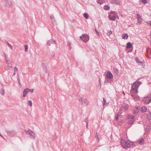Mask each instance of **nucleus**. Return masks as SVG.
Masks as SVG:
<instances>
[{"label": "nucleus", "instance_id": "6e6552de", "mask_svg": "<svg viewBox=\"0 0 151 151\" xmlns=\"http://www.w3.org/2000/svg\"><path fill=\"white\" fill-rule=\"evenodd\" d=\"M8 134L10 137H13L15 135V132L14 131H9L7 130H6Z\"/></svg>", "mask_w": 151, "mask_h": 151}, {"label": "nucleus", "instance_id": "5701e85b", "mask_svg": "<svg viewBox=\"0 0 151 151\" xmlns=\"http://www.w3.org/2000/svg\"><path fill=\"white\" fill-rule=\"evenodd\" d=\"M17 80L18 81V83H19V87H22V85H21V84L20 83V78L18 76V75H17Z\"/></svg>", "mask_w": 151, "mask_h": 151}, {"label": "nucleus", "instance_id": "4c0bfd02", "mask_svg": "<svg viewBox=\"0 0 151 151\" xmlns=\"http://www.w3.org/2000/svg\"><path fill=\"white\" fill-rule=\"evenodd\" d=\"M135 59H136V61L137 63H138L139 62H140L139 59L138 57H136V58Z\"/></svg>", "mask_w": 151, "mask_h": 151}, {"label": "nucleus", "instance_id": "58836bf2", "mask_svg": "<svg viewBox=\"0 0 151 151\" xmlns=\"http://www.w3.org/2000/svg\"><path fill=\"white\" fill-rule=\"evenodd\" d=\"M141 2L144 4H147V0H141Z\"/></svg>", "mask_w": 151, "mask_h": 151}, {"label": "nucleus", "instance_id": "423d86ee", "mask_svg": "<svg viewBox=\"0 0 151 151\" xmlns=\"http://www.w3.org/2000/svg\"><path fill=\"white\" fill-rule=\"evenodd\" d=\"M137 18L138 21L137 24H140L142 23V19L141 18V16L139 14H137Z\"/></svg>", "mask_w": 151, "mask_h": 151}, {"label": "nucleus", "instance_id": "6ab92c4d", "mask_svg": "<svg viewBox=\"0 0 151 151\" xmlns=\"http://www.w3.org/2000/svg\"><path fill=\"white\" fill-rule=\"evenodd\" d=\"M128 37V35L127 33L124 34L122 36V38L123 39H127Z\"/></svg>", "mask_w": 151, "mask_h": 151}, {"label": "nucleus", "instance_id": "49530a36", "mask_svg": "<svg viewBox=\"0 0 151 151\" xmlns=\"http://www.w3.org/2000/svg\"><path fill=\"white\" fill-rule=\"evenodd\" d=\"M95 137L96 138H98V139H99L98 135H97V133H96V134L95 135Z\"/></svg>", "mask_w": 151, "mask_h": 151}, {"label": "nucleus", "instance_id": "ddd939ff", "mask_svg": "<svg viewBox=\"0 0 151 151\" xmlns=\"http://www.w3.org/2000/svg\"><path fill=\"white\" fill-rule=\"evenodd\" d=\"M137 88V84L136 83H134L132 86V89L134 91Z\"/></svg>", "mask_w": 151, "mask_h": 151}, {"label": "nucleus", "instance_id": "f257e3e1", "mask_svg": "<svg viewBox=\"0 0 151 151\" xmlns=\"http://www.w3.org/2000/svg\"><path fill=\"white\" fill-rule=\"evenodd\" d=\"M121 145L124 148L130 147L131 146H133L134 144L131 142L129 140L126 141L124 139L121 140Z\"/></svg>", "mask_w": 151, "mask_h": 151}, {"label": "nucleus", "instance_id": "473e14b6", "mask_svg": "<svg viewBox=\"0 0 151 151\" xmlns=\"http://www.w3.org/2000/svg\"><path fill=\"white\" fill-rule=\"evenodd\" d=\"M28 104L30 106H32V102L31 101H29L28 102Z\"/></svg>", "mask_w": 151, "mask_h": 151}, {"label": "nucleus", "instance_id": "cd10ccee", "mask_svg": "<svg viewBox=\"0 0 151 151\" xmlns=\"http://www.w3.org/2000/svg\"><path fill=\"white\" fill-rule=\"evenodd\" d=\"M112 31L111 30H109L107 31V34L109 36L112 34Z\"/></svg>", "mask_w": 151, "mask_h": 151}, {"label": "nucleus", "instance_id": "3c124183", "mask_svg": "<svg viewBox=\"0 0 151 151\" xmlns=\"http://www.w3.org/2000/svg\"><path fill=\"white\" fill-rule=\"evenodd\" d=\"M95 30L97 34H99V32L97 31V30L96 29H95Z\"/></svg>", "mask_w": 151, "mask_h": 151}, {"label": "nucleus", "instance_id": "c9c22d12", "mask_svg": "<svg viewBox=\"0 0 151 151\" xmlns=\"http://www.w3.org/2000/svg\"><path fill=\"white\" fill-rule=\"evenodd\" d=\"M25 47V51L26 52H27L28 51V47H27V45H25L24 46Z\"/></svg>", "mask_w": 151, "mask_h": 151}, {"label": "nucleus", "instance_id": "9d476101", "mask_svg": "<svg viewBox=\"0 0 151 151\" xmlns=\"http://www.w3.org/2000/svg\"><path fill=\"white\" fill-rule=\"evenodd\" d=\"M106 76L108 78H109L110 79H112L113 78V76L111 73L110 71L107 73Z\"/></svg>", "mask_w": 151, "mask_h": 151}, {"label": "nucleus", "instance_id": "a19ab883", "mask_svg": "<svg viewBox=\"0 0 151 151\" xmlns=\"http://www.w3.org/2000/svg\"><path fill=\"white\" fill-rule=\"evenodd\" d=\"M128 108V105H126L125 106H124V108L126 110Z\"/></svg>", "mask_w": 151, "mask_h": 151}, {"label": "nucleus", "instance_id": "bb28decb", "mask_svg": "<svg viewBox=\"0 0 151 151\" xmlns=\"http://www.w3.org/2000/svg\"><path fill=\"white\" fill-rule=\"evenodd\" d=\"M50 18L51 19H52V22H55V17L53 15H51L50 16Z\"/></svg>", "mask_w": 151, "mask_h": 151}, {"label": "nucleus", "instance_id": "7c9ffc66", "mask_svg": "<svg viewBox=\"0 0 151 151\" xmlns=\"http://www.w3.org/2000/svg\"><path fill=\"white\" fill-rule=\"evenodd\" d=\"M27 89H28V92H30L32 93L34 91V89H29L28 88H27Z\"/></svg>", "mask_w": 151, "mask_h": 151}, {"label": "nucleus", "instance_id": "2eb2a0df", "mask_svg": "<svg viewBox=\"0 0 151 151\" xmlns=\"http://www.w3.org/2000/svg\"><path fill=\"white\" fill-rule=\"evenodd\" d=\"M139 109L138 108L136 107L134 109V110L133 111V113L134 114H136L138 113L139 111Z\"/></svg>", "mask_w": 151, "mask_h": 151}, {"label": "nucleus", "instance_id": "c85d7f7f", "mask_svg": "<svg viewBox=\"0 0 151 151\" xmlns=\"http://www.w3.org/2000/svg\"><path fill=\"white\" fill-rule=\"evenodd\" d=\"M119 116H120V115L119 114H118L115 116V120L116 121H118V117Z\"/></svg>", "mask_w": 151, "mask_h": 151}, {"label": "nucleus", "instance_id": "37998d69", "mask_svg": "<svg viewBox=\"0 0 151 151\" xmlns=\"http://www.w3.org/2000/svg\"><path fill=\"white\" fill-rule=\"evenodd\" d=\"M147 23L149 25L151 26V21H149L148 22H147Z\"/></svg>", "mask_w": 151, "mask_h": 151}, {"label": "nucleus", "instance_id": "c756f323", "mask_svg": "<svg viewBox=\"0 0 151 151\" xmlns=\"http://www.w3.org/2000/svg\"><path fill=\"white\" fill-rule=\"evenodd\" d=\"M12 67L11 66H7L5 68V69L6 70H8L10 68H11Z\"/></svg>", "mask_w": 151, "mask_h": 151}, {"label": "nucleus", "instance_id": "4468645a", "mask_svg": "<svg viewBox=\"0 0 151 151\" xmlns=\"http://www.w3.org/2000/svg\"><path fill=\"white\" fill-rule=\"evenodd\" d=\"M147 110V107L145 106H142L140 109V111L142 112H145Z\"/></svg>", "mask_w": 151, "mask_h": 151}, {"label": "nucleus", "instance_id": "8fccbe9b", "mask_svg": "<svg viewBox=\"0 0 151 151\" xmlns=\"http://www.w3.org/2000/svg\"><path fill=\"white\" fill-rule=\"evenodd\" d=\"M113 14L114 15H116L117 14L114 11L113 12Z\"/></svg>", "mask_w": 151, "mask_h": 151}, {"label": "nucleus", "instance_id": "2f4dec72", "mask_svg": "<svg viewBox=\"0 0 151 151\" xmlns=\"http://www.w3.org/2000/svg\"><path fill=\"white\" fill-rule=\"evenodd\" d=\"M84 16L86 19H88V16L87 14L86 13H84Z\"/></svg>", "mask_w": 151, "mask_h": 151}, {"label": "nucleus", "instance_id": "393cba45", "mask_svg": "<svg viewBox=\"0 0 151 151\" xmlns=\"http://www.w3.org/2000/svg\"><path fill=\"white\" fill-rule=\"evenodd\" d=\"M110 8V7L109 6L107 5H106L104 6V9L106 10H109Z\"/></svg>", "mask_w": 151, "mask_h": 151}, {"label": "nucleus", "instance_id": "0eeeda50", "mask_svg": "<svg viewBox=\"0 0 151 151\" xmlns=\"http://www.w3.org/2000/svg\"><path fill=\"white\" fill-rule=\"evenodd\" d=\"M145 114L147 116V117L148 121L151 122V112L150 111H147L146 112Z\"/></svg>", "mask_w": 151, "mask_h": 151}, {"label": "nucleus", "instance_id": "412c9836", "mask_svg": "<svg viewBox=\"0 0 151 151\" xmlns=\"http://www.w3.org/2000/svg\"><path fill=\"white\" fill-rule=\"evenodd\" d=\"M144 139L143 138H141L140 139L138 140L137 142L139 144H142L144 142Z\"/></svg>", "mask_w": 151, "mask_h": 151}, {"label": "nucleus", "instance_id": "79ce46f5", "mask_svg": "<svg viewBox=\"0 0 151 151\" xmlns=\"http://www.w3.org/2000/svg\"><path fill=\"white\" fill-rule=\"evenodd\" d=\"M138 63V64L139 65H143L142 62V61H140Z\"/></svg>", "mask_w": 151, "mask_h": 151}, {"label": "nucleus", "instance_id": "9b49d317", "mask_svg": "<svg viewBox=\"0 0 151 151\" xmlns=\"http://www.w3.org/2000/svg\"><path fill=\"white\" fill-rule=\"evenodd\" d=\"M52 43L55 44V40L52 41V40H49L47 41L46 44L48 46H50V44Z\"/></svg>", "mask_w": 151, "mask_h": 151}, {"label": "nucleus", "instance_id": "de8ad7c7", "mask_svg": "<svg viewBox=\"0 0 151 151\" xmlns=\"http://www.w3.org/2000/svg\"><path fill=\"white\" fill-rule=\"evenodd\" d=\"M70 44H71V43H70V42H68V45H67V46H69V47H70Z\"/></svg>", "mask_w": 151, "mask_h": 151}, {"label": "nucleus", "instance_id": "603ef678", "mask_svg": "<svg viewBox=\"0 0 151 151\" xmlns=\"http://www.w3.org/2000/svg\"><path fill=\"white\" fill-rule=\"evenodd\" d=\"M16 72H14V73H13V75H16Z\"/></svg>", "mask_w": 151, "mask_h": 151}, {"label": "nucleus", "instance_id": "09e8293b", "mask_svg": "<svg viewBox=\"0 0 151 151\" xmlns=\"http://www.w3.org/2000/svg\"><path fill=\"white\" fill-rule=\"evenodd\" d=\"M2 91L3 92V93L1 94L3 95H4V91L3 89H2Z\"/></svg>", "mask_w": 151, "mask_h": 151}, {"label": "nucleus", "instance_id": "f3484780", "mask_svg": "<svg viewBox=\"0 0 151 151\" xmlns=\"http://www.w3.org/2000/svg\"><path fill=\"white\" fill-rule=\"evenodd\" d=\"M6 5V6H9L11 4V2L8 0H6L5 1Z\"/></svg>", "mask_w": 151, "mask_h": 151}, {"label": "nucleus", "instance_id": "72a5a7b5", "mask_svg": "<svg viewBox=\"0 0 151 151\" xmlns=\"http://www.w3.org/2000/svg\"><path fill=\"white\" fill-rule=\"evenodd\" d=\"M7 44L8 45V46L10 47V48L11 49H13V47L12 46V45H11L10 44H9V43L7 42Z\"/></svg>", "mask_w": 151, "mask_h": 151}, {"label": "nucleus", "instance_id": "a211bd4d", "mask_svg": "<svg viewBox=\"0 0 151 151\" xmlns=\"http://www.w3.org/2000/svg\"><path fill=\"white\" fill-rule=\"evenodd\" d=\"M109 18L110 20L113 21H115L116 19V17L114 15L112 16L109 15Z\"/></svg>", "mask_w": 151, "mask_h": 151}, {"label": "nucleus", "instance_id": "aec40b11", "mask_svg": "<svg viewBox=\"0 0 151 151\" xmlns=\"http://www.w3.org/2000/svg\"><path fill=\"white\" fill-rule=\"evenodd\" d=\"M132 47V44L130 42L127 43L126 47L127 48H131Z\"/></svg>", "mask_w": 151, "mask_h": 151}, {"label": "nucleus", "instance_id": "f8f14e48", "mask_svg": "<svg viewBox=\"0 0 151 151\" xmlns=\"http://www.w3.org/2000/svg\"><path fill=\"white\" fill-rule=\"evenodd\" d=\"M82 103L84 104L87 105L88 103V101L86 99H82L81 100Z\"/></svg>", "mask_w": 151, "mask_h": 151}, {"label": "nucleus", "instance_id": "20e7f679", "mask_svg": "<svg viewBox=\"0 0 151 151\" xmlns=\"http://www.w3.org/2000/svg\"><path fill=\"white\" fill-rule=\"evenodd\" d=\"M26 133L27 134L30 135V137L31 138H34L35 137V133L31 130H28L27 131Z\"/></svg>", "mask_w": 151, "mask_h": 151}, {"label": "nucleus", "instance_id": "e433bc0d", "mask_svg": "<svg viewBox=\"0 0 151 151\" xmlns=\"http://www.w3.org/2000/svg\"><path fill=\"white\" fill-rule=\"evenodd\" d=\"M103 105L104 106L106 104V100L104 98H103Z\"/></svg>", "mask_w": 151, "mask_h": 151}, {"label": "nucleus", "instance_id": "c03bdc74", "mask_svg": "<svg viewBox=\"0 0 151 151\" xmlns=\"http://www.w3.org/2000/svg\"><path fill=\"white\" fill-rule=\"evenodd\" d=\"M18 70L17 68L16 67H15L14 68V72H17Z\"/></svg>", "mask_w": 151, "mask_h": 151}, {"label": "nucleus", "instance_id": "f704fd0d", "mask_svg": "<svg viewBox=\"0 0 151 151\" xmlns=\"http://www.w3.org/2000/svg\"><path fill=\"white\" fill-rule=\"evenodd\" d=\"M84 121L86 122V128H87L88 127V121L87 119H85L84 120Z\"/></svg>", "mask_w": 151, "mask_h": 151}, {"label": "nucleus", "instance_id": "4be33fe9", "mask_svg": "<svg viewBox=\"0 0 151 151\" xmlns=\"http://www.w3.org/2000/svg\"><path fill=\"white\" fill-rule=\"evenodd\" d=\"M113 70L114 72L116 74H118L119 70L116 68H113Z\"/></svg>", "mask_w": 151, "mask_h": 151}, {"label": "nucleus", "instance_id": "a878e982", "mask_svg": "<svg viewBox=\"0 0 151 151\" xmlns=\"http://www.w3.org/2000/svg\"><path fill=\"white\" fill-rule=\"evenodd\" d=\"M136 83L137 84V87H138L139 85H140L142 83V82L138 81H136Z\"/></svg>", "mask_w": 151, "mask_h": 151}, {"label": "nucleus", "instance_id": "a18cd8bd", "mask_svg": "<svg viewBox=\"0 0 151 151\" xmlns=\"http://www.w3.org/2000/svg\"><path fill=\"white\" fill-rule=\"evenodd\" d=\"M138 87H137V88L134 91H135V93H138Z\"/></svg>", "mask_w": 151, "mask_h": 151}, {"label": "nucleus", "instance_id": "864d4df0", "mask_svg": "<svg viewBox=\"0 0 151 151\" xmlns=\"http://www.w3.org/2000/svg\"><path fill=\"white\" fill-rule=\"evenodd\" d=\"M4 57L5 58H7L6 54L4 53Z\"/></svg>", "mask_w": 151, "mask_h": 151}, {"label": "nucleus", "instance_id": "ea45409f", "mask_svg": "<svg viewBox=\"0 0 151 151\" xmlns=\"http://www.w3.org/2000/svg\"><path fill=\"white\" fill-rule=\"evenodd\" d=\"M5 60H6V62L7 64L8 65L9 63V60L7 58H5Z\"/></svg>", "mask_w": 151, "mask_h": 151}, {"label": "nucleus", "instance_id": "f03ea898", "mask_svg": "<svg viewBox=\"0 0 151 151\" xmlns=\"http://www.w3.org/2000/svg\"><path fill=\"white\" fill-rule=\"evenodd\" d=\"M127 118L129 119L128 122V124L129 125H131L133 124L135 119L134 115L129 114L127 115Z\"/></svg>", "mask_w": 151, "mask_h": 151}, {"label": "nucleus", "instance_id": "7ed1b4c3", "mask_svg": "<svg viewBox=\"0 0 151 151\" xmlns=\"http://www.w3.org/2000/svg\"><path fill=\"white\" fill-rule=\"evenodd\" d=\"M80 38L81 40L85 42L88 41L89 39V36L88 35L85 34H83L80 37Z\"/></svg>", "mask_w": 151, "mask_h": 151}, {"label": "nucleus", "instance_id": "39448f33", "mask_svg": "<svg viewBox=\"0 0 151 151\" xmlns=\"http://www.w3.org/2000/svg\"><path fill=\"white\" fill-rule=\"evenodd\" d=\"M145 101L147 104H149L151 102V95H148L145 98Z\"/></svg>", "mask_w": 151, "mask_h": 151}, {"label": "nucleus", "instance_id": "b1692460", "mask_svg": "<svg viewBox=\"0 0 151 151\" xmlns=\"http://www.w3.org/2000/svg\"><path fill=\"white\" fill-rule=\"evenodd\" d=\"M42 66L43 67H44V68H43V70H45V72L46 73L47 68L45 64L44 63H43L42 64Z\"/></svg>", "mask_w": 151, "mask_h": 151}, {"label": "nucleus", "instance_id": "5fc2aeb1", "mask_svg": "<svg viewBox=\"0 0 151 151\" xmlns=\"http://www.w3.org/2000/svg\"><path fill=\"white\" fill-rule=\"evenodd\" d=\"M132 96V97H134V94H131V95Z\"/></svg>", "mask_w": 151, "mask_h": 151}, {"label": "nucleus", "instance_id": "dca6fc26", "mask_svg": "<svg viewBox=\"0 0 151 151\" xmlns=\"http://www.w3.org/2000/svg\"><path fill=\"white\" fill-rule=\"evenodd\" d=\"M28 89L27 88L24 89L23 91V97H25L26 96L27 93L28 92L27 91Z\"/></svg>", "mask_w": 151, "mask_h": 151}, {"label": "nucleus", "instance_id": "1a4fd4ad", "mask_svg": "<svg viewBox=\"0 0 151 151\" xmlns=\"http://www.w3.org/2000/svg\"><path fill=\"white\" fill-rule=\"evenodd\" d=\"M111 2L113 4L119 5L121 4L120 0H111Z\"/></svg>", "mask_w": 151, "mask_h": 151}]
</instances>
